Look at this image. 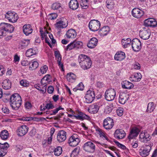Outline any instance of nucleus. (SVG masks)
<instances>
[{
	"label": "nucleus",
	"mask_w": 157,
	"mask_h": 157,
	"mask_svg": "<svg viewBox=\"0 0 157 157\" xmlns=\"http://www.w3.org/2000/svg\"><path fill=\"white\" fill-rule=\"evenodd\" d=\"M78 61L80 67L84 70H88L91 67L92 63L90 57L85 55L81 54L78 58Z\"/></svg>",
	"instance_id": "1"
},
{
	"label": "nucleus",
	"mask_w": 157,
	"mask_h": 157,
	"mask_svg": "<svg viewBox=\"0 0 157 157\" xmlns=\"http://www.w3.org/2000/svg\"><path fill=\"white\" fill-rule=\"evenodd\" d=\"M10 103L12 108L15 110H17L21 104V98L18 94H13L10 97Z\"/></svg>",
	"instance_id": "2"
},
{
	"label": "nucleus",
	"mask_w": 157,
	"mask_h": 157,
	"mask_svg": "<svg viewBox=\"0 0 157 157\" xmlns=\"http://www.w3.org/2000/svg\"><path fill=\"white\" fill-rule=\"evenodd\" d=\"M14 30L13 26L8 23H2L0 24V38L5 35V33H12Z\"/></svg>",
	"instance_id": "3"
},
{
	"label": "nucleus",
	"mask_w": 157,
	"mask_h": 157,
	"mask_svg": "<svg viewBox=\"0 0 157 157\" xmlns=\"http://www.w3.org/2000/svg\"><path fill=\"white\" fill-rule=\"evenodd\" d=\"M153 144L151 142L146 143L140 150V155L143 157H145L149 154V152L151 149Z\"/></svg>",
	"instance_id": "4"
},
{
	"label": "nucleus",
	"mask_w": 157,
	"mask_h": 157,
	"mask_svg": "<svg viewBox=\"0 0 157 157\" xmlns=\"http://www.w3.org/2000/svg\"><path fill=\"white\" fill-rule=\"evenodd\" d=\"M116 95L115 90L112 88H109L107 90L105 94V99L108 101H111L113 100Z\"/></svg>",
	"instance_id": "5"
},
{
	"label": "nucleus",
	"mask_w": 157,
	"mask_h": 157,
	"mask_svg": "<svg viewBox=\"0 0 157 157\" xmlns=\"http://www.w3.org/2000/svg\"><path fill=\"white\" fill-rule=\"evenodd\" d=\"M85 102L87 103H91L95 98L94 92L92 89L88 90L85 96Z\"/></svg>",
	"instance_id": "6"
},
{
	"label": "nucleus",
	"mask_w": 157,
	"mask_h": 157,
	"mask_svg": "<svg viewBox=\"0 0 157 157\" xmlns=\"http://www.w3.org/2000/svg\"><path fill=\"white\" fill-rule=\"evenodd\" d=\"M100 24L97 20L91 21L89 24V27L91 31L94 32L98 30L100 27Z\"/></svg>",
	"instance_id": "7"
},
{
	"label": "nucleus",
	"mask_w": 157,
	"mask_h": 157,
	"mask_svg": "<svg viewBox=\"0 0 157 157\" xmlns=\"http://www.w3.org/2000/svg\"><path fill=\"white\" fill-rule=\"evenodd\" d=\"M83 148L86 151L92 153L94 151L95 146L91 142L89 141L84 144Z\"/></svg>",
	"instance_id": "8"
},
{
	"label": "nucleus",
	"mask_w": 157,
	"mask_h": 157,
	"mask_svg": "<svg viewBox=\"0 0 157 157\" xmlns=\"http://www.w3.org/2000/svg\"><path fill=\"white\" fill-rule=\"evenodd\" d=\"M16 13L9 11L7 12L5 17L9 20V21L14 23L16 22L17 20L18 19Z\"/></svg>",
	"instance_id": "9"
},
{
	"label": "nucleus",
	"mask_w": 157,
	"mask_h": 157,
	"mask_svg": "<svg viewBox=\"0 0 157 157\" xmlns=\"http://www.w3.org/2000/svg\"><path fill=\"white\" fill-rule=\"evenodd\" d=\"M80 142L79 138L76 134H73L70 137L68 143L69 145L72 147L77 146Z\"/></svg>",
	"instance_id": "10"
},
{
	"label": "nucleus",
	"mask_w": 157,
	"mask_h": 157,
	"mask_svg": "<svg viewBox=\"0 0 157 157\" xmlns=\"http://www.w3.org/2000/svg\"><path fill=\"white\" fill-rule=\"evenodd\" d=\"M132 47L134 51L138 52L141 49V43L138 39H134L132 41Z\"/></svg>",
	"instance_id": "11"
},
{
	"label": "nucleus",
	"mask_w": 157,
	"mask_h": 157,
	"mask_svg": "<svg viewBox=\"0 0 157 157\" xmlns=\"http://www.w3.org/2000/svg\"><path fill=\"white\" fill-rule=\"evenodd\" d=\"M113 120L110 117H108L104 121L103 127L107 130L111 129L114 125Z\"/></svg>",
	"instance_id": "12"
},
{
	"label": "nucleus",
	"mask_w": 157,
	"mask_h": 157,
	"mask_svg": "<svg viewBox=\"0 0 157 157\" xmlns=\"http://www.w3.org/2000/svg\"><path fill=\"white\" fill-rule=\"evenodd\" d=\"M144 14V12L137 8H134L132 11V16L136 18L141 17Z\"/></svg>",
	"instance_id": "13"
},
{
	"label": "nucleus",
	"mask_w": 157,
	"mask_h": 157,
	"mask_svg": "<svg viewBox=\"0 0 157 157\" xmlns=\"http://www.w3.org/2000/svg\"><path fill=\"white\" fill-rule=\"evenodd\" d=\"M144 25L145 26L155 27L157 25V22L155 19L149 18L144 20Z\"/></svg>",
	"instance_id": "14"
},
{
	"label": "nucleus",
	"mask_w": 157,
	"mask_h": 157,
	"mask_svg": "<svg viewBox=\"0 0 157 157\" xmlns=\"http://www.w3.org/2000/svg\"><path fill=\"white\" fill-rule=\"evenodd\" d=\"M9 147V144L6 142L3 144H1L0 146V157H2L6 155L7 152V149Z\"/></svg>",
	"instance_id": "15"
},
{
	"label": "nucleus",
	"mask_w": 157,
	"mask_h": 157,
	"mask_svg": "<svg viewBox=\"0 0 157 157\" xmlns=\"http://www.w3.org/2000/svg\"><path fill=\"white\" fill-rule=\"evenodd\" d=\"M150 35L151 33L149 29H144L140 32V37L144 40L148 39L149 38Z\"/></svg>",
	"instance_id": "16"
},
{
	"label": "nucleus",
	"mask_w": 157,
	"mask_h": 157,
	"mask_svg": "<svg viewBox=\"0 0 157 157\" xmlns=\"http://www.w3.org/2000/svg\"><path fill=\"white\" fill-rule=\"evenodd\" d=\"M28 128L25 125H23L18 127L17 130V134L20 136H23L28 132Z\"/></svg>",
	"instance_id": "17"
},
{
	"label": "nucleus",
	"mask_w": 157,
	"mask_h": 157,
	"mask_svg": "<svg viewBox=\"0 0 157 157\" xmlns=\"http://www.w3.org/2000/svg\"><path fill=\"white\" fill-rule=\"evenodd\" d=\"M125 132L122 129H118L114 133V136L115 138L117 139H122L125 136Z\"/></svg>",
	"instance_id": "18"
},
{
	"label": "nucleus",
	"mask_w": 157,
	"mask_h": 157,
	"mask_svg": "<svg viewBox=\"0 0 157 157\" xmlns=\"http://www.w3.org/2000/svg\"><path fill=\"white\" fill-rule=\"evenodd\" d=\"M55 24L56 27L58 29H63L66 28L67 25V22L66 21H64L62 20L58 21Z\"/></svg>",
	"instance_id": "19"
},
{
	"label": "nucleus",
	"mask_w": 157,
	"mask_h": 157,
	"mask_svg": "<svg viewBox=\"0 0 157 157\" xmlns=\"http://www.w3.org/2000/svg\"><path fill=\"white\" fill-rule=\"evenodd\" d=\"M66 139V132L63 130L59 131L57 135V140L60 142L64 141Z\"/></svg>",
	"instance_id": "20"
},
{
	"label": "nucleus",
	"mask_w": 157,
	"mask_h": 157,
	"mask_svg": "<svg viewBox=\"0 0 157 157\" xmlns=\"http://www.w3.org/2000/svg\"><path fill=\"white\" fill-rule=\"evenodd\" d=\"M129 98V94L124 93H121L120 94L119 102L122 104H124Z\"/></svg>",
	"instance_id": "21"
},
{
	"label": "nucleus",
	"mask_w": 157,
	"mask_h": 157,
	"mask_svg": "<svg viewBox=\"0 0 157 157\" xmlns=\"http://www.w3.org/2000/svg\"><path fill=\"white\" fill-rule=\"evenodd\" d=\"M23 32L26 35H28L31 33L33 30L31 25L25 24L23 27Z\"/></svg>",
	"instance_id": "22"
},
{
	"label": "nucleus",
	"mask_w": 157,
	"mask_h": 157,
	"mask_svg": "<svg viewBox=\"0 0 157 157\" xmlns=\"http://www.w3.org/2000/svg\"><path fill=\"white\" fill-rule=\"evenodd\" d=\"M140 129L137 128H133L131 130L130 133L128 136V138L129 139H132L134 137H136L138 135Z\"/></svg>",
	"instance_id": "23"
},
{
	"label": "nucleus",
	"mask_w": 157,
	"mask_h": 157,
	"mask_svg": "<svg viewBox=\"0 0 157 157\" xmlns=\"http://www.w3.org/2000/svg\"><path fill=\"white\" fill-rule=\"evenodd\" d=\"M98 43V39L95 37H93L90 40L87 46L90 48H93L97 45Z\"/></svg>",
	"instance_id": "24"
},
{
	"label": "nucleus",
	"mask_w": 157,
	"mask_h": 157,
	"mask_svg": "<svg viewBox=\"0 0 157 157\" xmlns=\"http://www.w3.org/2000/svg\"><path fill=\"white\" fill-rule=\"evenodd\" d=\"M73 116L77 119L80 120H83L84 119L89 120L90 119V118L89 116L80 112L78 113V114L77 115H75Z\"/></svg>",
	"instance_id": "25"
},
{
	"label": "nucleus",
	"mask_w": 157,
	"mask_h": 157,
	"mask_svg": "<svg viewBox=\"0 0 157 157\" xmlns=\"http://www.w3.org/2000/svg\"><path fill=\"white\" fill-rule=\"evenodd\" d=\"M125 57V54L123 52H117L115 55L114 59L117 61H121Z\"/></svg>",
	"instance_id": "26"
},
{
	"label": "nucleus",
	"mask_w": 157,
	"mask_h": 157,
	"mask_svg": "<svg viewBox=\"0 0 157 157\" xmlns=\"http://www.w3.org/2000/svg\"><path fill=\"white\" fill-rule=\"evenodd\" d=\"M69 8L73 10L77 9L79 6V4L77 0H71L69 4Z\"/></svg>",
	"instance_id": "27"
},
{
	"label": "nucleus",
	"mask_w": 157,
	"mask_h": 157,
	"mask_svg": "<svg viewBox=\"0 0 157 157\" xmlns=\"http://www.w3.org/2000/svg\"><path fill=\"white\" fill-rule=\"evenodd\" d=\"M121 85L122 88L125 89H130L134 87L132 83L126 80L123 81Z\"/></svg>",
	"instance_id": "28"
},
{
	"label": "nucleus",
	"mask_w": 157,
	"mask_h": 157,
	"mask_svg": "<svg viewBox=\"0 0 157 157\" xmlns=\"http://www.w3.org/2000/svg\"><path fill=\"white\" fill-rule=\"evenodd\" d=\"M109 31V28L108 26L103 27L99 31V34L101 36L106 35Z\"/></svg>",
	"instance_id": "29"
},
{
	"label": "nucleus",
	"mask_w": 157,
	"mask_h": 157,
	"mask_svg": "<svg viewBox=\"0 0 157 157\" xmlns=\"http://www.w3.org/2000/svg\"><path fill=\"white\" fill-rule=\"evenodd\" d=\"M29 40H24L21 41L18 45V48L20 49H22L25 48L29 44Z\"/></svg>",
	"instance_id": "30"
},
{
	"label": "nucleus",
	"mask_w": 157,
	"mask_h": 157,
	"mask_svg": "<svg viewBox=\"0 0 157 157\" xmlns=\"http://www.w3.org/2000/svg\"><path fill=\"white\" fill-rule=\"evenodd\" d=\"M66 35L68 38H74L76 36V32L74 29H70L67 32Z\"/></svg>",
	"instance_id": "31"
},
{
	"label": "nucleus",
	"mask_w": 157,
	"mask_h": 157,
	"mask_svg": "<svg viewBox=\"0 0 157 157\" xmlns=\"http://www.w3.org/2000/svg\"><path fill=\"white\" fill-rule=\"evenodd\" d=\"M99 110V106L96 104H94L91 105L89 109V112L95 114L97 113Z\"/></svg>",
	"instance_id": "32"
},
{
	"label": "nucleus",
	"mask_w": 157,
	"mask_h": 157,
	"mask_svg": "<svg viewBox=\"0 0 157 157\" xmlns=\"http://www.w3.org/2000/svg\"><path fill=\"white\" fill-rule=\"evenodd\" d=\"M2 86L3 88L5 90H8L11 87V83L9 79H5L2 83Z\"/></svg>",
	"instance_id": "33"
},
{
	"label": "nucleus",
	"mask_w": 157,
	"mask_h": 157,
	"mask_svg": "<svg viewBox=\"0 0 157 157\" xmlns=\"http://www.w3.org/2000/svg\"><path fill=\"white\" fill-rule=\"evenodd\" d=\"M132 78H134V79H133L132 80L135 82L139 81L142 78V75L140 73H134L133 77L132 76L131 77V79Z\"/></svg>",
	"instance_id": "34"
},
{
	"label": "nucleus",
	"mask_w": 157,
	"mask_h": 157,
	"mask_svg": "<svg viewBox=\"0 0 157 157\" xmlns=\"http://www.w3.org/2000/svg\"><path fill=\"white\" fill-rule=\"evenodd\" d=\"M9 133L7 130H5L2 131L1 132L0 137L2 139L5 140H7L8 137Z\"/></svg>",
	"instance_id": "35"
},
{
	"label": "nucleus",
	"mask_w": 157,
	"mask_h": 157,
	"mask_svg": "<svg viewBox=\"0 0 157 157\" xmlns=\"http://www.w3.org/2000/svg\"><path fill=\"white\" fill-rule=\"evenodd\" d=\"M155 108L154 104L153 102H149L147 105V109L146 110L147 112L151 113L153 112Z\"/></svg>",
	"instance_id": "36"
},
{
	"label": "nucleus",
	"mask_w": 157,
	"mask_h": 157,
	"mask_svg": "<svg viewBox=\"0 0 157 157\" xmlns=\"http://www.w3.org/2000/svg\"><path fill=\"white\" fill-rule=\"evenodd\" d=\"M36 53V51L33 48H30L26 52L25 54L27 57H29L33 55H35Z\"/></svg>",
	"instance_id": "37"
},
{
	"label": "nucleus",
	"mask_w": 157,
	"mask_h": 157,
	"mask_svg": "<svg viewBox=\"0 0 157 157\" xmlns=\"http://www.w3.org/2000/svg\"><path fill=\"white\" fill-rule=\"evenodd\" d=\"M96 131H98V134L102 138H105V140L107 141H109V139L105 135L104 131L102 130L100 128H98L96 129Z\"/></svg>",
	"instance_id": "38"
},
{
	"label": "nucleus",
	"mask_w": 157,
	"mask_h": 157,
	"mask_svg": "<svg viewBox=\"0 0 157 157\" xmlns=\"http://www.w3.org/2000/svg\"><path fill=\"white\" fill-rule=\"evenodd\" d=\"M54 152L55 155L58 156L60 155L62 152V149L61 147L58 146L56 148H55Z\"/></svg>",
	"instance_id": "39"
},
{
	"label": "nucleus",
	"mask_w": 157,
	"mask_h": 157,
	"mask_svg": "<svg viewBox=\"0 0 157 157\" xmlns=\"http://www.w3.org/2000/svg\"><path fill=\"white\" fill-rule=\"evenodd\" d=\"M88 1L87 0H81L80 2V6L82 8L86 9L88 8Z\"/></svg>",
	"instance_id": "40"
},
{
	"label": "nucleus",
	"mask_w": 157,
	"mask_h": 157,
	"mask_svg": "<svg viewBox=\"0 0 157 157\" xmlns=\"http://www.w3.org/2000/svg\"><path fill=\"white\" fill-rule=\"evenodd\" d=\"M131 42V40L130 38H127L126 40L122 39V44L124 48H127L128 45H129Z\"/></svg>",
	"instance_id": "41"
},
{
	"label": "nucleus",
	"mask_w": 157,
	"mask_h": 157,
	"mask_svg": "<svg viewBox=\"0 0 157 157\" xmlns=\"http://www.w3.org/2000/svg\"><path fill=\"white\" fill-rule=\"evenodd\" d=\"M79 150L80 148L78 147L75 148L71 154V157H76L78 155Z\"/></svg>",
	"instance_id": "42"
},
{
	"label": "nucleus",
	"mask_w": 157,
	"mask_h": 157,
	"mask_svg": "<svg viewBox=\"0 0 157 157\" xmlns=\"http://www.w3.org/2000/svg\"><path fill=\"white\" fill-rule=\"evenodd\" d=\"M113 108V105L112 104H110L109 105L107 106L105 109V113H110L111 112Z\"/></svg>",
	"instance_id": "43"
},
{
	"label": "nucleus",
	"mask_w": 157,
	"mask_h": 157,
	"mask_svg": "<svg viewBox=\"0 0 157 157\" xmlns=\"http://www.w3.org/2000/svg\"><path fill=\"white\" fill-rule=\"evenodd\" d=\"M74 45L75 46V48L76 49L81 48L82 45L83 43L80 41H74Z\"/></svg>",
	"instance_id": "44"
},
{
	"label": "nucleus",
	"mask_w": 157,
	"mask_h": 157,
	"mask_svg": "<svg viewBox=\"0 0 157 157\" xmlns=\"http://www.w3.org/2000/svg\"><path fill=\"white\" fill-rule=\"evenodd\" d=\"M38 63L37 62L34 61L32 63V64L30 66L29 68L30 70H33L36 69L38 66Z\"/></svg>",
	"instance_id": "45"
},
{
	"label": "nucleus",
	"mask_w": 157,
	"mask_h": 157,
	"mask_svg": "<svg viewBox=\"0 0 157 157\" xmlns=\"http://www.w3.org/2000/svg\"><path fill=\"white\" fill-rule=\"evenodd\" d=\"M61 8V4L58 2L53 3L52 6V9L54 10H58Z\"/></svg>",
	"instance_id": "46"
},
{
	"label": "nucleus",
	"mask_w": 157,
	"mask_h": 157,
	"mask_svg": "<svg viewBox=\"0 0 157 157\" xmlns=\"http://www.w3.org/2000/svg\"><path fill=\"white\" fill-rule=\"evenodd\" d=\"M75 80L76 79L75 75L72 73H69L67 74V80H70L71 79Z\"/></svg>",
	"instance_id": "47"
},
{
	"label": "nucleus",
	"mask_w": 157,
	"mask_h": 157,
	"mask_svg": "<svg viewBox=\"0 0 157 157\" xmlns=\"http://www.w3.org/2000/svg\"><path fill=\"white\" fill-rule=\"evenodd\" d=\"M51 77L50 75H47L44 77V78L41 79V83L42 84H44L45 82L44 81H48L50 80V78Z\"/></svg>",
	"instance_id": "48"
},
{
	"label": "nucleus",
	"mask_w": 157,
	"mask_h": 157,
	"mask_svg": "<svg viewBox=\"0 0 157 157\" xmlns=\"http://www.w3.org/2000/svg\"><path fill=\"white\" fill-rule=\"evenodd\" d=\"M110 0H107L106 2L107 7L109 9H112L113 7V2H110Z\"/></svg>",
	"instance_id": "49"
},
{
	"label": "nucleus",
	"mask_w": 157,
	"mask_h": 157,
	"mask_svg": "<svg viewBox=\"0 0 157 157\" xmlns=\"http://www.w3.org/2000/svg\"><path fill=\"white\" fill-rule=\"evenodd\" d=\"M117 115L119 116H121L123 115V108H119L117 110Z\"/></svg>",
	"instance_id": "50"
},
{
	"label": "nucleus",
	"mask_w": 157,
	"mask_h": 157,
	"mask_svg": "<svg viewBox=\"0 0 157 157\" xmlns=\"http://www.w3.org/2000/svg\"><path fill=\"white\" fill-rule=\"evenodd\" d=\"M144 140H143V142H145L149 141L151 139V136L147 132H145Z\"/></svg>",
	"instance_id": "51"
},
{
	"label": "nucleus",
	"mask_w": 157,
	"mask_h": 157,
	"mask_svg": "<svg viewBox=\"0 0 157 157\" xmlns=\"http://www.w3.org/2000/svg\"><path fill=\"white\" fill-rule=\"evenodd\" d=\"M115 143L119 148H120L123 150H125L126 149V147L123 144H122L117 141H114Z\"/></svg>",
	"instance_id": "52"
},
{
	"label": "nucleus",
	"mask_w": 157,
	"mask_h": 157,
	"mask_svg": "<svg viewBox=\"0 0 157 157\" xmlns=\"http://www.w3.org/2000/svg\"><path fill=\"white\" fill-rule=\"evenodd\" d=\"M54 108L53 105L51 102L47 103L45 105V108L49 110L52 109Z\"/></svg>",
	"instance_id": "53"
},
{
	"label": "nucleus",
	"mask_w": 157,
	"mask_h": 157,
	"mask_svg": "<svg viewBox=\"0 0 157 157\" xmlns=\"http://www.w3.org/2000/svg\"><path fill=\"white\" fill-rule=\"evenodd\" d=\"M73 48H75V46L74 45V41L68 44L66 49V50L67 51L68 50H72Z\"/></svg>",
	"instance_id": "54"
},
{
	"label": "nucleus",
	"mask_w": 157,
	"mask_h": 157,
	"mask_svg": "<svg viewBox=\"0 0 157 157\" xmlns=\"http://www.w3.org/2000/svg\"><path fill=\"white\" fill-rule=\"evenodd\" d=\"M48 67L46 65H44L41 67L40 69V71L42 74L45 73L48 70Z\"/></svg>",
	"instance_id": "55"
},
{
	"label": "nucleus",
	"mask_w": 157,
	"mask_h": 157,
	"mask_svg": "<svg viewBox=\"0 0 157 157\" xmlns=\"http://www.w3.org/2000/svg\"><path fill=\"white\" fill-rule=\"evenodd\" d=\"M2 111L5 113L8 114L9 113L10 110L6 106H3L2 108Z\"/></svg>",
	"instance_id": "56"
},
{
	"label": "nucleus",
	"mask_w": 157,
	"mask_h": 157,
	"mask_svg": "<svg viewBox=\"0 0 157 157\" xmlns=\"http://www.w3.org/2000/svg\"><path fill=\"white\" fill-rule=\"evenodd\" d=\"M21 85L25 87H27L29 86V84L26 81L24 80H22L20 82Z\"/></svg>",
	"instance_id": "57"
},
{
	"label": "nucleus",
	"mask_w": 157,
	"mask_h": 157,
	"mask_svg": "<svg viewBox=\"0 0 157 157\" xmlns=\"http://www.w3.org/2000/svg\"><path fill=\"white\" fill-rule=\"evenodd\" d=\"M57 17V15L56 13H52L50 14L49 19L54 20Z\"/></svg>",
	"instance_id": "58"
},
{
	"label": "nucleus",
	"mask_w": 157,
	"mask_h": 157,
	"mask_svg": "<svg viewBox=\"0 0 157 157\" xmlns=\"http://www.w3.org/2000/svg\"><path fill=\"white\" fill-rule=\"evenodd\" d=\"M77 88L79 90H82L84 88V85L82 82L80 83L77 86Z\"/></svg>",
	"instance_id": "59"
},
{
	"label": "nucleus",
	"mask_w": 157,
	"mask_h": 157,
	"mask_svg": "<svg viewBox=\"0 0 157 157\" xmlns=\"http://www.w3.org/2000/svg\"><path fill=\"white\" fill-rule=\"evenodd\" d=\"M145 132H141L139 135V138L141 142H143V140H144Z\"/></svg>",
	"instance_id": "60"
},
{
	"label": "nucleus",
	"mask_w": 157,
	"mask_h": 157,
	"mask_svg": "<svg viewBox=\"0 0 157 157\" xmlns=\"http://www.w3.org/2000/svg\"><path fill=\"white\" fill-rule=\"evenodd\" d=\"M30 64L29 61L27 60H24L21 61V64L24 66H27Z\"/></svg>",
	"instance_id": "61"
},
{
	"label": "nucleus",
	"mask_w": 157,
	"mask_h": 157,
	"mask_svg": "<svg viewBox=\"0 0 157 157\" xmlns=\"http://www.w3.org/2000/svg\"><path fill=\"white\" fill-rule=\"evenodd\" d=\"M25 106L26 108L29 109L31 107L32 105L29 102L27 101L25 103Z\"/></svg>",
	"instance_id": "62"
},
{
	"label": "nucleus",
	"mask_w": 157,
	"mask_h": 157,
	"mask_svg": "<svg viewBox=\"0 0 157 157\" xmlns=\"http://www.w3.org/2000/svg\"><path fill=\"white\" fill-rule=\"evenodd\" d=\"M5 73V70L3 66L0 65V76H2Z\"/></svg>",
	"instance_id": "63"
},
{
	"label": "nucleus",
	"mask_w": 157,
	"mask_h": 157,
	"mask_svg": "<svg viewBox=\"0 0 157 157\" xmlns=\"http://www.w3.org/2000/svg\"><path fill=\"white\" fill-rule=\"evenodd\" d=\"M54 88L52 86H49L48 88V92L49 94H52Z\"/></svg>",
	"instance_id": "64"
}]
</instances>
